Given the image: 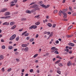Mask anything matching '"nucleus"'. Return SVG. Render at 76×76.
Segmentation results:
<instances>
[{
  "instance_id": "1",
  "label": "nucleus",
  "mask_w": 76,
  "mask_h": 76,
  "mask_svg": "<svg viewBox=\"0 0 76 76\" xmlns=\"http://www.w3.org/2000/svg\"><path fill=\"white\" fill-rule=\"evenodd\" d=\"M16 34H14L10 38V41H11L12 40H13L16 37Z\"/></svg>"
},
{
  "instance_id": "2",
  "label": "nucleus",
  "mask_w": 76,
  "mask_h": 76,
  "mask_svg": "<svg viewBox=\"0 0 76 76\" xmlns=\"http://www.w3.org/2000/svg\"><path fill=\"white\" fill-rule=\"evenodd\" d=\"M63 18H67V14H66L65 12H63Z\"/></svg>"
},
{
  "instance_id": "3",
  "label": "nucleus",
  "mask_w": 76,
  "mask_h": 76,
  "mask_svg": "<svg viewBox=\"0 0 76 76\" xmlns=\"http://www.w3.org/2000/svg\"><path fill=\"white\" fill-rule=\"evenodd\" d=\"M7 8H4L1 10V12H6V11H7Z\"/></svg>"
},
{
  "instance_id": "4",
  "label": "nucleus",
  "mask_w": 76,
  "mask_h": 76,
  "mask_svg": "<svg viewBox=\"0 0 76 76\" xmlns=\"http://www.w3.org/2000/svg\"><path fill=\"white\" fill-rule=\"evenodd\" d=\"M10 12H6L4 14L5 16H7L8 15H10Z\"/></svg>"
},
{
  "instance_id": "5",
  "label": "nucleus",
  "mask_w": 76,
  "mask_h": 76,
  "mask_svg": "<svg viewBox=\"0 0 76 76\" xmlns=\"http://www.w3.org/2000/svg\"><path fill=\"white\" fill-rule=\"evenodd\" d=\"M68 44L69 45L72 46V47H74L75 46V44L72 43H69Z\"/></svg>"
},
{
  "instance_id": "6",
  "label": "nucleus",
  "mask_w": 76,
  "mask_h": 76,
  "mask_svg": "<svg viewBox=\"0 0 76 76\" xmlns=\"http://www.w3.org/2000/svg\"><path fill=\"white\" fill-rule=\"evenodd\" d=\"M3 25H9V23H7V22H5L3 24Z\"/></svg>"
},
{
  "instance_id": "7",
  "label": "nucleus",
  "mask_w": 76,
  "mask_h": 76,
  "mask_svg": "<svg viewBox=\"0 0 76 76\" xmlns=\"http://www.w3.org/2000/svg\"><path fill=\"white\" fill-rule=\"evenodd\" d=\"M31 11H30V10H27L26 11V13H28L29 14H31Z\"/></svg>"
},
{
  "instance_id": "8",
  "label": "nucleus",
  "mask_w": 76,
  "mask_h": 76,
  "mask_svg": "<svg viewBox=\"0 0 76 76\" xmlns=\"http://www.w3.org/2000/svg\"><path fill=\"white\" fill-rule=\"evenodd\" d=\"M40 22L38 21L35 23V25H39L40 24Z\"/></svg>"
},
{
  "instance_id": "9",
  "label": "nucleus",
  "mask_w": 76,
  "mask_h": 76,
  "mask_svg": "<svg viewBox=\"0 0 76 76\" xmlns=\"http://www.w3.org/2000/svg\"><path fill=\"white\" fill-rule=\"evenodd\" d=\"M40 6L42 7H46V5L44 4H42L40 5Z\"/></svg>"
},
{
  "instance_id": "10",
  "label": "nucleus",
  "mask_w": 76,
  "mask_h": 76,
  "mask_svg": "<svg viewBox=\"0 0 76 76\" xmlns=\"http://www.w3.org/2000/svg\"><path fill=\"white\" fill-rule=\"evenodd\" d=\"M10 25H15V22H11L10 23Z\"/></svg>"
},
{
  "instance_id": "11",
  "label": "nucleus",
  "mask_w": 76,
  "mask_h": 76,
  "mask_svg": "<svg viewBox=\"0 0 76 76\" xmlns=\"http://www.w3.org/2000/svg\"><path fill=\"white\" fill-rule=\"evenodd\" d=\"M39 16H40V15H38L35 16L34 18H37V19H39Z\"/></svg>"
},
{
  "instance_id": "12",
  "label": "nucleus",
  "mask_w": 76,
  "mask_h": 76,
  "mask_svg": "<svg viewBox=\"0 0 76 76\" xmlns=\"http://www.w3.org/2000/svg\"><path fill=\"white\" fill-rule=\"evenodd\" d=\"M13 48V47L11 46H8V49L9 50H12Z\"/></svg>"
},
{
  "instance_id": "13",
  "label": "nucleus",
  "mask_w": 76,
  "mask_h": 76,
  "mask_svg": "<svg viewBox=\"0 0 76 76\" xmlns=\"http://www.w3.org/2000/svg\"><path fill=\"white\" fill-rule=\"evenodd\" d=\"M48 25L49 27H51V26H52V24L50 23H48Z\"/></svg>"
},
{
  "instance_id": "14",
  "label": "nucleus",
  "mask_w": 76,
  "mask_h": 76,
  "mask_svg": "<svg viewBox=\"0 0 76 76\" xmlns=\"http://www.w3.org/2000/svg\"><path fill=\"white\" fill-rule=\"evenodd\" d=\"M0 58H1V60H3L4 58V56L2 55H0Z\"/></svg>"
},
{
  "instance_id": "15",
  "label": "nucleus",
  "mask_w": 76,
  "mask_h": 76,
  "mask_svg": "<svg viewBox=\"0 0 76 76\" xmlns=\"http://www.w3.org/2000/svg\"><path fill=\"white\" fill-rule=\"evenodd\" d=\"M53 35V32H51V33L49 35V38H50V37H52Z\"/></svg>"
},
{
  "instance_id": "16",
  "label": "nucleus",
  "mask_w": 76,
  "mask_h": 76,
  "mask_svg": "<svg viewBox=\"0 0 76 76\" xmlns=\"http://www.w3.org/2000/svg\"><path fill=\"white\" fill-rule=\"evenodd\" d=\"M28 50H29L28 48L26 47L24 49V51H28Z\"/></svg>"
},
{
  "instance_id": "17",
  "label": "nucleus",
  "mask_w": 76,
  "mask_h": 76,
  "mask_svg": "<svg viewBox=\"0 0 76 76\" xmlns=\"http://www.w3.org/2000/svg\"><path fill=\"white\" fill-rule=\"evenodd\" d=\"M60 61H61L60 60H58V61H56V62H55V64H58V63H59V62H60Z\"/></svg>"
},
{
  "instance_id": "18",
  "label": "nucleus",
  "mask_w": 76,
  "mask_h": 76,
  "mask_svg": "<svg viewBox=\"0 0 76 76\" xmlns=\"http://www.w3.org/2000/svg\"><path fill=\"white\" fill-rule=\"evenodd\" d=\"M16 26L14 25L11 28V29H15V28H16Z\"/></svg>"
},
{
  "instance_id": "19",
  "label": "nucleus",
  "mask_w": 76,
  "mask_h": 76,
  "mask_svg": "<svg viewBox=\"0 0 76 76\" xmlns=\"http://www.w3.org/2000/svg\"><path fill=\"white\" fill-rule=\"evenodd\" d=\"M35 11H36V9H33V10H31V12H35Z\"/></svg>"
},
{
  "instance_id": "20",
  "label": "nucleus",
  "mask_w": 76,
  "mask_h": 76,
  "mask_svg": "<svg viewBox=\"0 0 76 76\" xmlns=\"http://www.w3.org/2000/svg\"><path fill=\"white\" fill-rule=\"evenodd\" d=\"M73 35H67V38H71V37H73Z\"/></svg>"
},
{
  "instance_id": "21",
  "label": "nucleus",
  "mask_w": 76,
  "mask_h": 76,
  "mask_svg": "<svg viewBox=\"0 0 76 76\" xmlns=\"http://www.w3.org/2000/svg\"><path fill=\"white\" fill-rule=\"evenodd\" d=\"M67 10H68V9L67 8H66L65 9H64L62 10V11L63 12H66V11H67Z\"/></svg>"
},
{
  "instance_id": "22",
  "label": "nucleus",
  "mask_w": 76,
  "mask_h": 76,
  "mask_svg": "<svg viewBox=\"0 0 76 76\" xmlns=\"http://www.w3.org/2000/svg\"><path fill=\"white\" fill-rule=\"evenodd\" d=\"M10 16H5V19H9V18H10Z\"/></svg>"
},
{
  "instance_id": "23",
  "label": "nucleus",
  "mask_w": 76,
  "mask_h": 76,
  "mask_svg": "<svg viewBox=\"0 0 76 76\" xmlns=\"http://www.w3.org/2000/svg\"><path fill=\"white\" fill-rule=\"evenodd\" d=\"M56 58H59V59H62V58L60 57V56H56Z\"/></svg>"
},
{
  "instance_id": "24",
  "label": "nucleus",
  "mask_w": 76,
  "mask_h": 76,
  "mask_svg": "<svg viewBox=\"0 0 76 76\" xmlns=\"http://www.w3.org/2000/svg\"><path fill=\"white\" fill-rule=\"evenodd\" d=\"M57 73H58V74H59V75H61V72L59 70H57Z\"/></svg>"
},
{
  "instance_id": "25",
  "label": "nucleus",
  "mask_w": 76,
  "mask_h": 76,
  "mask_svg": "<svg viewBox=\"0 0 76 76\" xmlns=\"http://www.w3.org/2000/svg\"><path fill=\"white\" fill-rule=\"evenodd\" d=\"M36 10H39H39H40V9H39V8H38V7H37L36 8Z\"/></svg>"
},
{
  "instance_id": "26",
  "label": "nucleus",
  "mask_w": 76,
  "mask_h": 76,
  "mask_svg": "<svg viewBox=\"0 0 76 76\" xmlns=\"http://www.w3.org/2000/svg\"><path fill=\"white\" fill-rule=\"evenodd\" d=\"M38 55V54H35L33 56L34 58H35V57H37Z\"/></svg>"
},
{
  "instance_id": "27",
  "label": "nucleus",
  "mask_w": 76,
  "mask_h": 76,
  "mask_svg": "<svg viewBox=\"0 0 76 76\" xmlns=\"http://www.w3.org/2000/svg\"><path fill=\"white\" fill-rule=\"evenodd\" d=\"M72 27H73V26H71L69 27L68 28V30H70V29H71V28H72Z\"/></svg>"
},
{
  "instance_id": "28",
  "label": "nucleus",
  "mask_w": 76,
  "mask_h": 76,
  "mask_svg": "<svg viewBox=\"0 0 76 76\" xmlns=\"http://www.w3.org/2000/svg\"><path fill=\"white\" fill-rule=\"evenodd\" d=\"M56 48L55 47H52V48H51V49L52 50H55L56 49Z\"/></svg>"
},
{
  "instance_id": "29",
  "label": "nucleus",
  "mask_w": 76,
  "mask_h": 76,
  "mask_svg": "<svg viewBox=\"0 0 76 76\" xmlns=\"http://www.w3.org/2000/svg\"><path fill=\"white\" fill-rule=\"evenodd\" d=\"M69 9L70 10V11H72V8L71 7H69Z\"/></svg>"
},
{
  "instance_id": "30",
  "label": "nucleus",
  "mask_w": 76,
  "mask_h": 76,
  "mask_svg": "<svg viewBox=\"0 0 76 76\" xmlns=\"http://www.w3.org/2000/svg\"><path fill=\"white\" fill-rule=\"evenodd\" d=\"M39 4H42L43 3V2H42V1H39Z\"/></svg>"
},
{
  "instance_id": "31",
  "label": "nucleus",
  "mask_w": 76,
  "mask_h": 76,
  "mask_svg": "<svg viewBox=\"0 0 76 76\" xmlns=\"http://www.w3.org/2000/svg\"><path fill=\"white\" fill-rule=\"evenodd\" d=\"M34 28V25H32V26H31V27H29V29H33V28Z\"/></svg>"
},
{
  "instance_id": "32",
  "label": "nucleus",
  "mask_w": 76,
  "mask_h": 76,
  "mask_svg": "<svg viewBox=\"0 0 76 76\" xmlns=\"http://www.w3.org/2000/svg\"><path fill=\"white\" fill-rule=\"evenodd\" d=\"M19 39V37H17L16 38V41H18Z\"/></svg>"
},
{
  "instance_id": "33",
  "label": "nucleus",
  "mask_w": 76,
  "mask_h": 76,
  "mask_svg": "<svg viewBox=\"0 0 76 76\" xmlns=\"http://www.w3.org/2000/svg\"><path fill=\"white\" fill-rule=\"evenodd\" d=\"M50 5H47L46 6L45 9H47L48 7H50Z\"/></svg>"
},
{
  "instance_id": "34",
  "label": "nucleus",
  "mask_w": 76,
  "mask_h": 76,
  "mask_svg": "<svg viewBox=\"0 0 76 76\" xmlns=\"http://www.w3.org/2000/svg\"><path fill=\"white\" fill-rule=\"evenodd\" d=\"M55 14V13H57V10H55L54 11V12H53Z\"/></svg>"
},
{
  "instance_id": "35",
  "label": "nucleus",
  "mask_w": 76,
  "mask_h": 76,
  "mask_svg": "<svg viewBox=\"0 0 76 76\" xmlns=\"http://www.w3.org/2000/svg\"><path fill=\"white\" fill-rule=\"evenodd\" d=\"M55 53L56 54H59L58 52V51H57V50L55 51Z\"/></svg>"
},
{
  "instance_id": "36",
  "label": "nucleus",
  "mask_w": 76,
  "mask_h": 76,
  "mask_svg": "<svg viewBox=\"0 0 76 76\" xmlns=\"http://www.w3.org/2000/svg\"><path fill=\"white\" fill-rule=\"evenodd\" d=\"M5 48H6V47L4 45H3L1 47V48H2V49H5Z\"/></svg>"
},
{
  "instance_id": "37",
  "label": "nucleus",
  "mask_w": 76,
  "mask_h": 76,
  "mask_svg": "<svg viewBox=\"0 0 76 76\" xmlns=\"http://www.w3.org/2000/svg\"><path fill=\"white\" fill-rule=\"evenodd\" d=\"M29 33H27L25 34V37H26V36H28V35H29Z\"/></svg>"
},
{
  "instance_id": "38",
  "label": "nucleus",
  "mask_w": 76,
  "mask_h": 76,
  "mask_svg": "<svg viewBox=\"0 0 76 76\" xmlns=\"http://www.w3.org/2000/svg\"><path fill=\"white\" fill-rule=\"evenodd\" d=\"M37 28V26L36 25H33V29H36V28Z\"/></svg>"
},
{
  "instance_id": "39",
  "label": "nucleus",
  "mask_w": 76,
  "mask_h": 76,
  "mask_svg": "<svg viewBox=\"0 0 76 76\" xmlns=\"http://www.w3.org/2000/svg\"><path fill=\"white\" fill-rule=\"evenodd\" d=\"M34 38L31 39H30V42H32L33 41H34Z\"/></svg>"
},
{
  "instance_id": "40",
  "label": "nucleus",
  "mask_w": 76,
  "mask_h": 76,
  "mask_svg": "<svg viewBox=\"0 0 76 76\" xmlns=\"http://www.w3.org/2000/svg\"><path fill=\"white\" fill-rule=\"evenodd\" d=\"M26 19V18H23L21 19V21H24V20H25Z\"/></svg>"
},
{
  "instance_id": "41",
  "label": "nucleus",
  "mask_w": 76,
  "mask_h": 76,
  "mask_svg": "<svg viewBox=\"0 0 76 76\" xmlns=\"http://www.w3.org/2000/svg\"><path fill=\"white\" fill-rule=\"evenodd\" d=\"M56 24H53V28H55L56 27Z\"/></svg>"
},
{
  "instance_id": "42",
  "label": "nucleus",
  "mask_w": 76,
  "mask_h": 76,
  "mask_svg": "<svg viewBox=\"0 0 76 76\" xmlns=\"http://www.w3.org/2000/svg\"><path fill=\"white\" fill-rule=\"evenodd\" d=\"M37 6V5L34 4V5H33V7L35 8V7H36Z\"/></svg>"
},
{
  "instance_id": "43",
  "label": "nucleus",
  "mask_w": 76,
  "mask_h": 76,
  "mask_svg": "<svg viewBox=\"0 0 76 76\" xmlns=\"http://www.w3.org/2000/svg\"><path fill=\"white\" fill-rule=\"evenodd\" d=\"M12 70V68H10L8 69L7 71L8 72H10Z\"/></svg>"
},
{
  "instance_id": "44",
  "label": "nucleus",
  "mask_w": 76,
  "mask_h": 76,
  "mask_svg": "<svg viewBox=\"0 0 76 76\" xmlns=\"http://www.w3.org/2000/svg\"><path fill=\"white\" fill-rule=\"evenodd\" d=\"M72 16H76V13H74L72 14Z\"/></svg>"
},
{
  "instance_id": "45",
  "label": "nucleus",
  "mask_w": 76,
  "mask_h": 76,
  "mask_svg": "<svg viewBox=\"0 0 76 76\" xmlns=\"http://www.w3.org/2000/svg\"><path fill=\"white\" fill-rule=\"evenodd\" d=\"M58 65L59 66H63V64H62L61 63H59L58 64Z\"/></svg>"
},
{
  "instance_id": "46",
  "label": "nucleus",
  "mask_w": 76,
  "mask_h": 76,
  "mask_svg": "<svg viewBox=\"0 0 76 76\" xmlns=\"http://www.w3.org/2000/svg\"><path fill=\"white\" fill-rule=\"evenodd\" d=\"M22 47H25V44H23L22 45Z\"/></svg>"
},
{
  "instance_id": "47",
  "label": "nucleus",
  "mask_w": 76,
  "mask_h": 76,
  "mask_svg": "<svg viewBox=\"0 0 76 76\" xmlns=\"http://www.w3.org/2000/svg\"><path fill=\"white\" fill-rule=\"evenodd\" d=\"M71 65H72V64H69L68 63V64H67L68 66H71Z\"/></svg>"
},
{
  "instance_id": "48",
  "label": "nucleus",
  "mask_w": 76,
  "mask_h": 76,
  "mask_svg": "<svg viewBox=\"0 0 76 76\" xmlns=\"http://www.w3.org/2000/svg\"><path fill=\"white\" fill-rule=\"evenodd\" d=\"M63 12H62V10H60L59 11V13H63Z\"/></svg>"
},
{
  "instance_id": "49",
  "label": "nucleus",
  "mask_w": 76,
  "mask_h": 76,
  "mask_svg": "<svg viewBox=\"0 0 76 76\" xmlns=\"http://www.w3.org/2000/svg\"><path fill=\"white\" fill-rule=\"evenodd\" d=\"M1 19H6V17H1Z\"/></svg>"
},
{
  "instance_id": "50",
  "label": "nucleus",
  "mask_w": 76,
  "mask_h": 76,
  "mask_svg": "<svg viewBox=\"0 0 76 76\" xmlns=\"http://www.w3.org/2000/svg\"><path fill=\"white\" fill-rule=\"evenodd\" d=\"M33 69H31L30 70V72H33Z\"/></svg>"
},
{
  "instance_id": "51",
  "label": "nucleus",
  "mask_w": 76,
  "mask_h": 76,
  "mask_svg": "<svg viewBox=\"0 0 76 76\" xmlns=\"http://www.w3.org/2000/svg\"><path fill=\"white\" fill-rule=\"evenodd\" d=\"M14 2H15V3H17V2L18 1V0H14Z\"/></svg>"
},
{
  "instance_id": "52",
  "label": "nucleus",
  "mask_w": 76,
  "mask_h": 76,
  "mask_svg": "<svg viewBox=\"0 0 76 76\" xmlns=\"http://www.w3.org/2000/svg\"><path fill=\"white\" fill-rule=\"evenodd\" d=\"M69 54H72V50H71L70 51H69Z\"/></svg>"
},
{
  "instance_id": "53",
  "label": "nucleus",
  "mask_w": 76,
  "mask_h": 76,
  "mask_svg": "<svg viewBox=\"0 0 76 76\" xmlns=\"http://www.w3.org/2000/svg\"><path fill=\"white\" fill-rule=\"evenodd\" d=\"M22 31H23V28L20 29L19 30V31H20V32Z\"/></svg>"
},
{
  "instance_id": "54",
  "label": "nucleus",
  "mask_w": 76,
  "mask_h": 76,
  "mask_svg": "<svg viewBox=\"0 0 76 76\" xmlns=\"http://www.w3.org/2000/svg\"><path fill=\"white\" fill-rule=\"evenodd\" d=\"M35 2H32L30 4V5H32V4H35Z\"/></svg>"
},
{
  "instance_id": "55",
  "label": "nucleus",
  "mask_w": 76,
  "mask_h": 76,
  "mask_svg": "<svg viewBox=\"0 0 76 76\" xmlns=\"http://www.w3.org/2000/svg\"><path fill=\"white\" fill-rule=\"evenodd\" d=\"M2 72H4V68H3L2 69Z\"/></svg>"
},
{
  "instance_id": "56",
  "label": "nucleus",
  "mask_w": 76,
  "mask_h": 76,
  "mask_svg": "<svg viewBox=\"0 0 76 76\" xmlns=\"http://www.w3.org/2000/svg\"><path fill=\"white\" fill-rule=\"evenodd\" d=\"M18 50V49H14V51H16Z\"/></svg>"
},
{
  "instance_id": "57",
  "label": "nucleus",
  "mask_w": 76,
  "mask_h": 76,
  "mask_svg": "<svg viewBox=\"0 0 76 76\" xmlns=\"http://www.w3.org/2000/svg\"><path fill=\"white\" fill-rule=\"evenodd\" d=\"M67 13L68 14H69V15H71V14H72V13L70 12H69Z\"/></svg>"
},
{
  "instance_id": "58",
  "label": "nucleus",
  "mask_w": 76,
  "mask_h": 76,
  "mask_svg": "<svg viewBox=\"0 0 76 76\" xmlns=\"http://www.w3.org/2000/svg\"><path fill=\"white\" fill-rule=\"evenodd\" d=\"M66 2V0H63L62 1L63 3H65Z\"/></svg>"
},
{
  "instance_id": "59",
  "label": "nucleus",
  "mask_w": 76,
  "mask_h": 76,
  "mask_svg": "<svg viewBox=\"0 0 76 76\" xmlns=\"http://www.w3.org/2000/svg\"><path fill=\"white\" fill-rule=\"evenodd\" d=\"M15 4H11L10 5V6H15Z\"/></svg>"
},
{
  "instance_id": "60",
  "label": "nucleus",
  "mask_w": 76,
  "mask_h": 76,
  "mask_svg": "<svg viewBox=\"0 0 76 76\" xmlns=\"http://www.w3.org/2000/svg\"><path fill=\"white\" fill-rule=\"evenodd\" d=\"M29 38H30L29 37H27V40H29Z\"/></svg>"
},
{
  "instance_id": "61",
  "label": "nucleus",
  "mask_w": 76,
  "mask_h": 76,
  "mask_svg": "<svg viewBox=\"0 0 76 76\" xmlns=\"http://www.w3.org/2000/svg\"><path fill=\"white\" fill-rule=\"evenodd\" d=\"M1 42H4V41L3 39H1Z\"/></svg>"
},
{
  "instance_id": "62",
  "label": "nucleus",
  "mask_w": 76,
  "mask_h": 76,
  "mask_svg": "<svg viewBox=\"0 0 76 76\" xmlns=\"http://www.w3.org/2000/svg\"><path fill=\"white\" fill-rule=\"evenodd\" d=\"M16 60L17 61H19V59H16Z\"/></svg>"
},
{
  "instance_id": "63",
  "label": "nucleus",
  "mask_w": 76,
  "mask_h": 76,
  "mask_svg": "<svg viewBox=\"0 0 76 76\" xmlns=\"http://www.w3.org/2000/svg\"><path fill=\"white\" fill-rule=\"evenodd\" d=\"M74 58V56H72L71 58H70V59H73Z\"/></svg>"
},
{
  "instance_id": "64",
  "label": "nucleus",
  "mask_w": 76,
  "mask_h": 76,
  "mask_svg": "<svg viewBox=\"0 0 76 76\" xmlns=\"http://www.w3.org/2000/svg\"><path fill=\"white\" fill-rule=\"evenodd\" d=\"M38 34H37L36 36V38H38Z\"/></svg>"
}]
</instances>
